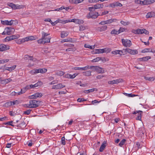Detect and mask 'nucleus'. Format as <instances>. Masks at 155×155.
<instances>
[{
    "instance_id": "58836bf2",
    "label": "nucleus",
    "mask_w": 155,
    "mask_h": 155,
    "mask_svg": "<svg viewBox=\"0 0 155 155\" xmlns=\"http://www.w3.org/2000/svg\"><path fill=\"white\" fill-rule=\"evenodd\" d=\"M126 142V140L125 139H123L120 142L119 144V145L120 147H122L125 143Z\"/></svg>"
},
{
    "instance_id": "f03ea898",
    "label": "nucleus",
    "mask_w": 155,
    "mask_h": 155,
    "mask_svg": "<svg viewBox=\"0 0 155 155\" xmlns=\"http://www.w3.org/2000/svg\"><path fill=\"white\" fill-rule=\"evenodd\" d=\"M121 41L123 45L125 47H130L132 45L131 41L129 40L122 39Z\"/></svg>"
},
{
    "instance_id": "6ab92c4d",
    "label": "nucleus",
    "mask_w": 155,
    "mask_h": 155,
    "mask_svg": "<svg viewBox=\"0 0 155 155\" xmlns=\"http://www.w3.org/2000/svg\"><path fill=\"white\" fill-rule=\"evenodd\" d=\"M154 17H155V13L153 12H148L146 15V18H147Z\"/></svg>"
},
{
    "instance_id": "680f3d73",
    "label": "nucleus",
    "mask_w": 155,
    "mask_h": 155,
    "mask_svg": "<svg viewBox=\"0 0 155 155\" xmlns=\"http://www.w3.org/2000/svg\"><path fill=\"white\" fill-rule=\"evenodd\" d=\"M8 120V118L7 117H0V121H4Z\"/></svg>"
},
{
    "instance_id": "de8ad7c7",
    "label": "nucleus",
    "mask_w": 155,
    "mask_h": 155,
    "mask_svg": "<svg viewBox=\"0 0 155 155\" xmlns=\"http://www.w3.org/2000/svg\"><path fill=\"white\" fill-rule=\"evenodd\" d=\"M31 110L30 109L27 110L23 112V114L25 115H29L30 114Z\"/></svg>"
},
{
    "instance_id": "a211bd4d",
    "label": "nucleus",
    "mask_w": 155,
    "mask_h": 155,
    "mask_svg": "<svg viewBox=\"0 0 155 155\" xmlns=\"http://www.w3.org/2000/svg\"><path fill=\"white\" fill-rule=\"evenodd\" d=\"M107 28V25H103L101 27H98L97 30L100 32H102L106 30Z\"/></svg>"
},
{
    "instance_id": "b1692460",
    "label": "nucleus",
    "mask_w": 155,
    "mask_h": 155,
    "mask_svg": "<svg viewBox=\"0 0 155 155\" xmlns=\"http://www.w3.org/2000/svg\"><path fill=\"white\" fill-rule=\"evenodd\" d=\"M151 58L150 56H148L139 58V60L140 61H147Z\"/></svg>"
},
{
    "instance_id": "4be33fe9",
    "label": "nucleus",
    "mask_w": 155,
    "mask_h": 155,
    "mask_svg": "<svg viewBox=\"0 0 155 155\" xmlns=\"http://www.w3.org/2000/svg\"><path fill=\"white\" fill-rule=\"evenodd\" d=\"M69 34V33L67 31H62L61 33V37L62 38L67 36Z\"/></svg>"
},
{
    "instance_id": "20e7f679",
    "label": "nucleus",
    "mask_w": 155,
    "mask_h": 155,
    "mask_svg": "<svg viewBox=\"0 0 155 155\" xmlns=\"http://www.w3.org/2000/svg\"><path fill=\"white\" fill-rule=\"evenodd\" d=\"M49 35L50 33H45L44 31H42L41 38L37 41L38 43V44H41V43L43 42V39H44L45 37H47V36Z\"/></svg>"
},
{
    "instance_id": "aec40b11",
    "label": "nucleus",
    "mask_w": 155,
    "mask_h": 155,
    "mask_svg": "<svg viewBox=\"0 0 155 155\" xmlns=\"http://www.w3.org/2000/svg\"><path fill=\"white\" fill-rule=\"evenodd\" d=\"M144 31L143 29H138L136 30H134V33L135 34H141L143 33Z\"/></svg>"
},
{
    "instance_id": "4c0bfd02",
    "label": "nucleus",
    "mask_w": 155,
    "mask_h": 155,
    "mask_svg": "<svg viewBox=\"0 0 155 155\" xmlns=\"http://www.w3.org/2000/svg\"><path fill=\"white\" fill-rule=\"evenodd\" d=\"M76 50V49L75 47L70 48H68L66 49V51H70V52H74V51Z\"/></svg>"
},
{
    "instance_id": "1a4fd4ad",
    "label": "nucleus",
    "mask_w": 155,
    "mask_h": 155,
    "mask_svg": "<svg viewBox=\"0 0 155 155\" xmlns=\"http://www.w3.org/2000/svg\"><path fill=\"white\" fill-rule=\"evenodd\" d=\"M9 49V46L4 44L0 45V51H3Z\"/></svg>"
},
{
    "instance_id": "774afa93",
    "label": "nucleus",
    "mask_w": 155,
    "mask_h": 155,
    "mask_svg": "<svg viewBox=\"0 0 155 155\" xmlns=\"http://www.w3.org/2000/svg\"><path fill=\"white\" fill-rule=\"evenodd\" d=\"M65 45H66L68 47H69V48H73L74 47V45L73 44H65Z\"/></svg>"
},
{
    "instance_id": "2f4dec72",
    "label": "nucleus",
    "mask_w": 155,
    "mask_h": 155,
    "mask_svg": "<svg viewBox=\"0 0 155 155\" xmlns=\"http://www.w3.org/2000/svg\"><path fill=\"white\" fill-rule=\"evenodd\" d=\"M84 47L85 48H88L91 49H93L94 48V45L91 46L87 44L84 45Z\"/></svg>"
},
{
    "instance_id": "5fc2aeb1",
    "label": "nucleus",
    "mask_w": 155,
    "mask_h": 155,
    "mask_svg": "<svg viewBox=\"0 0 155 155\" xmlns=\"http://www.w3.org/2000/svg\"><path fill=\"white\" fill-rule=\"evenodd\" d=\"M61 143L62 144L65 145L66 144V142L65 140V137H62L61 138Z\"/></svg>"
},
{
    "instance_id": "bb28decb",
    "label": "nucleus",
    "mask_w": 155,
    "mask_h": 155,
    "mask_svg": "<svg viewBox=\"0 0 155 155\" xmlns=\"http://www.w3.org/2000/svg\"><path fill=\"white\" fill-rule=\"evenodd\" d=\"M103 7L104 5L102 4H97L94 5V8L95 9H98L103 8Z\"/></svg>"
},
{
    "instance_id": "7c9ffc66",
    "label": "nucleus",
    "mask_w": 155,
    "mask_h": 155,
    "mask_svg": "<svg viewBox=\"0 0 155 155\" xmlns=\"http://www.w3.org/2000/svg\"><path fill=\"white\" fill-rule=\"evenodd\" d=\"M91 72L90 71H87L83 72V74L86 76H90L91 75Z\"/></svg>"
},
{
    "instance_id": "f8f14e48",
    "label": "nucleus",
    "mask_w": 155,
    "mask_h": 155,
    "mask_svg": "<svg viewBox=\"0 0 155 155\" xmlns=\"http://www.w3.org/2000/svg\"><path fill=\"white\" fill-rule=\"evenodd\" d=\"M27 91L25 87H23V88L21 89V91L19 92H14V94H13V95H18L23 94H24L25 92Z\"/></svg>"
},
{
    "instance_id": "864d4df0",
    "label": "nucleus",
    "mask_w": 155,
    "mask_h": 155,
    "mask_svg": "<svg viewBox=\"0 0 155 155\" xmlns=\"http://www.w3.org/2000/svg\"><path fill=\"white\" fill-rule=\"evenodd\" d=\"M104 49V50L103 51H104V53H108L110 52L111 51V50L110 48H104V49Z\"/></svg>"
},
{
    "instance_id": "338daca9",
    "label": "nucleus",
    "mask_w": 155,
    "mask_h": 155,
    "mask_svg": "<svg viewBox=\"0 0 155 155\" xmlns=\"http://www.w3.org/2000/svg\"><path fill=\"white\" fill-rule=\"evenodd\" d=\"M71 74H65L64 77L65 78H67L71 79Z\"/></svg>"
},
{
    "instance_id": "4d7b16f0",
    "label": "nucleus",
    "mask_w": 155,
    "mask_h": 155,
    "mask_svg": "<svg viewBox=\"0 0 155 155\" xmlns=\"http://www.w3.org/2000/svg\"><path fill=\"white\" fill-rule=\"evenodd\" d=\"M101 59V58L100 57L97 58L92 60V62H97L99 61Z\"/></svg>"
},
{
    "instance_id": "2eb2a0df",
    "label": "nucleus",
    "mask_w": 155,
    "mask_h": 155,
    "mask_svg": "<svg viewBox=\"0 0 155 155\" xmlns=\"http://www.w3.org/2000/svg\"><path fill=\"white\" fill-rule=\"evenodd\" d=\"M51 37L50 36L45 37L44 39H43V42L41 43V44H44L45 43H48L50 42V39Z\"/></svg>"
},
{
    "instance_id": "e2e57ef3",
    "label": "nucleus",
    "mask_w": 155,
    "mask_h": 155,
    "mask_svg": "<svg viewBox=\"0 0 155 155\" xmlns=\"http://www.w3.org/2000/svg\"><path fill=\"white\" fill-rule=\"evenodd\" d=\"M124 30L125 29L124 28L121 27L118 30V32L119 34L124 31Z\"/></svg>"
},
{
    "instance_id": "e433bc0d",
    "label": "nucleus",
    "mask_w": 155,
    "mask_h": 155,
    "mask_svg": "<svg viewBox=\"0 0 155 155\" xmlns=\"http://www.w3.org/2000/svg\"><path fill=\"white\" fill-rule=\"evenodd\" d=\"M8 5L11 7L13 9H16V5L15 4L12 3H9L8 4Z\"/></svg>"
},
{
    "instance_id": "f257e3e1",
    "label": "nucleus",
    "mask_w": 155,
    "mask_h": 155,
    "mask_svg": "<svg viewBox=\"0 0 155 155\" xmlns=\"http://www.w3.org/2000/svg\"><path fill=\"white\" fill-rule=\"evenodd\" d=\"M40 102V101L35 100H31L29 101V104L26 105V107L28 108H36L38 106V104Z\"/></svg>"
},
{
    "instance_id": "09e8293b",
    "label": "nucleus",
    "mask_w": 155,
    "mask_h": 155,
    "mask_svg": "<svg viewBox=\"0 0 155 155\" xmlns=\"http://www.w3.org/2000/svg\"><path fill=\"white\" fill-rule=\"evenodd\" d=\"M123 94H124L125 95L129 97H134L136 96V95L134 94H128L126 93H123Z\"/></svg>"
},
{
    "instance_id": "412c9836",
    "label": "nucleus",
    "mask_w": 155,
    "mask_h": 155,
    "mask_svg": "<svg viewBox=\"0 0 155 155\" xmlns=\"http://www.w3.org/2000/svg\"><path fill=\"white\" fill-rule=\"evenodd\" d=\"M42 83L41 81H38L34 84H31L32 88H34L35 87L39 86L42 85Z\"/></svg>"
},
{
    "instance_id": "69168bd1",
    "label": "nucleus",
    "mask_w": 155,
    "mask_h": 155,
    "mask_svg": "<svg viewBox=\"0 0 155 155\" xmlns=\"http://www.w3.org/2000/svg\"><path fill=\"white\" fill-rule=\"evenodd\" d=\"M25 87L27 91V90L30 89H31L32 88L31 84L27 85Z\"/></svg>"
},
{
    "instance_id": "9b49d317",
    "label": "nucleus",
    "mask_w": 155,
    "mask_h": 155,
    "mask_svg": "<svg viewBox=\"0 0 155 155\" xmlns=\"http://www.w3.org/2000/svg\"><path fill=\"white\" fill-rule=\"evenodd\" d=\"M89 69V66L87 65L84 67H75L73 68L72 69L74 70H81L86 71Z\"/></svg>"
},
{
    "instance_id": "f3484780",
    "label": "nucleus",
    "mask_w": 155,
    "mask_h": 155,
    "mask_svg": "<svg viewBox=\"0 0 155 155\" xmlns=\"http://www.w3.org/2000/svg\"><path fill=\"white\" fill-rule=\"evenodd\" d=\"M71 22H73L78 24H83L84 21L82 20H79L77 19H73L71 20ZM70 21L69 22H70Z\"/></svg>"
},
{
    "instance_id": "423d86ee",
    "label": "nucleus",
    "mask_w": 155,
    "mask_h": 155,
    "mask_svg": "<svg viewBox=\"0 0 155 155\" xmlns=\"http://www.w3.org/2000/svg\"><path fill=\"white\" fill-rule=\"evenodd\" d=\"M5 30L6 32L7 33V35H10L13 33L15 31L14 28L11 27L9 28H6Z\"/></svg>"
},
{
    "instance_id": "8fccbe9b",
    "label": "nucleus",
    "mask_w": 155,
    "mask_h": 155,
    "mask_svg": "<svg viewBox=\"0 0 155 155\" xmlns=\"http://www.w3.org/2000/svg\"><path fill=\"white\" fill-rule=\"evenodd\" d=\"M12 105H14L15 104H18L19 103V101L17 100L13 101H12Z\"/></svg>"
},
{
    "instance_id": "ea45409f",
    "label": "nucleus",
    "mask_w": 155,
    "mask_h": 155,
    "mask_svg": "<svg viewBox=\"0 0 155 155\" xmlns=\"http://www.w3.org/2000/svg\"><path fill=\"white\" fill-rule=\"evenodd\" d=\"M39 73H43L46 72L47 71V69L45 68L39 69Z\"/></svg>"
},
{
    "instance_id": "a18cd8bd",
    "label": "nucleus",
    "mask_w": 155,
    "mask_h": 155,
    "mask_svg": "<svg viewBox=\"0 0 155 155\" xmlns=\"http://www.w3.org/2000/svg\"><path fill=\"white\" fill-rule=\"evenodd\" d=\"M120 23L124 26L129 25L130 24V22L128 21H121Z\"/></svg>"
},
{
    "instance_id": "a878e982",
    "label": "nucleus",
    "mask_w": 155,
    "mask_h": 155,
    "mask_svg": "<svg viewBox=\"0 0 155 155\" xmlns=\"http://www.w3.org/2000/svg\"><path fill=\"white\" fill-rule=\"evenodd\" d=\"M16 67V65H14L11 67H7L5 69V70H8L10 71L14 70Z\"/></svg>"
},
{
    "instance_id": "a19ab883",
    "label": "nucleus",
    "mask_w": 155,
    "mask_h": 155,
    "mask_svg": "<svg viewBox=\"0 0 155 155\" xmlns=\"http://www.w3.org/2000/svg\"><path fill=\"white\" fill-rule=\"evenodd\" d=\"M137 2L138 3L140 4L141 5H147L146 4V1L145 0L143 1H141L140 0H138L137 1Z\"/></svg>"
},
{
    "instance_id": "37998d69",
    "label": "nucleus",
    "mask_w": 155,
    "mask_h": 155,
    "mask_svg": "<svg viewBox=\"0 0 155 155\" xmlns=\"http://www.w3.org/2000/svg\"><path fill=\"white\" fill-rule=\"evenodd\" d=\"M16 9H20L22 8H23L24 7V6L23 5H19L18 4L16 5Z\"/></svg>"
},
{
    "instance_id": "bf43d9fd",
    "label": "nucleus",
    "mask_w": 155,
    "mask_h": 155,
    "mask_svg": "<svg viewBox=\"0 0 155 155\" xmlns=\"http://www.w3.org/2000/svg\"><path fill=\"white\" fill-rule=\"evenodd\" d=\"M79 30L80 31H83L86 28L85 26H83L82 25H80L79 26Z\"/></svg>"
},
{
    "instance_id": "79ce46f5",
    "label": "nucleus",
    "mask_w": 155,
    "mask_h": 155,
    "mask_svg": "<svg viewBox=\"0 0 155 155\" xmlns=\"http://www.w3.org/2000/svg\"><path fill=\"white\" fill-rule=\"evenodd\" d=\"M110 34L111 35H118L119 34L118 31H117L115 29L113 30L110 32Z\"/></svg>"
},
{
    "instance_id": "39448f33",
    "label": "nucleus",
    "mask_w": 155,
    "mask_h": 155,
    "mask_svg": "<svg viewBox=\"0 0 155 155\" xmlns=\"http://www.w3.org/2000/svg\"><path fill=\"white\" fill-rule=\"evenodd\" d=\"M111 53L113 54H119L120 56H121L122 55H124L126 53H124V51L122 50H116L112 51Z\"/></svg>"
},
{
    "instance_id": "6e6d98bb",
    "label": "nucleus",
    "mask_w": 155,
    "mask_h": 155,
    "mask_svg": "<svg viewBox=\"0 0 155 155\" xmlns=\"http://www.w3.org/2000/svg\"><path fill=\"white\" fill-rule=\"evenodd\" d=\"M115 81V84H117L121 82L122 81V79H119L114 80Z\"/></svg>"
},
{
    "instance_id": "f704fd0d",
    "label": "nucleus",
    "mask_w": 155,
    "mask_h": 155,
    "mask_svg": "<svg viewBox=\"0 0 155 155\" xmlns=\"http://www.w3.org/2000/svg\"><path fill=\"white\" fill-rule=\"evenodd\" d=\"M117 20L116 19H111L107 20V24H109L112 23L113 22H115Z\"/></svg>"
},
{
    "instance_id": "473e14b6",
    "label": "nucleus",
    "mask_w": 155,
    "mask_h": 155,
    "mask_svg": "<svg viewBox=\"0 0 155 155\" xmlns=\"http://www.w3.org/2000/svg\"><path fill=\"white\" fill-rule=\"evenodd\" d=\"M26 126L25 123L24 122H22L21 124H18V127H20L21 128H24Z\"/></svg>"
},
{
    "instance_id": "72a5a7b5",
    "label": "nucleus",
    "mask_w": 155,
    "mask_h": 155,
    "mask_svg": "<svg viewBox=\"0 0 155 155\" xmlns=\"http://www.w3.org/2000/svg\"><path fill=\"white\" fill-rule=\"evenodd\" d=\"M95 53L96 54H100L102 53H104V49H97L95 50Z\"/></svg>"
},
{
    "instance_id": "0e129e2a",
    "label": "nucleus",
    "mask_w": 155,
    "mask_h": 155,
    "mask_svg": "<svg viewBox=\"0 0 155 155\" xmlns=\"http://www.w3.org/2000/svg\"><path fill=\"white\" fill-rule=\"evenodd\" d=\"M12 124V121H8V122H7L6 123H4V124H5V125L8 124V125H11L13 127H14V125H13Z\"/></svg>"
},
{
    "instance_id": "3c124183",
    "label": "nucleus",
    "mask_w": 155,
    "mask_h": 155,
    "mask_svg": "<svg viewBox=\"0 0 155 155\" xmlns=\"http://www.w3.org/2000/svg\"><path fill=\"white\" fill-rule=\"evenodd\" d=\"M29 41V39L28 37L22 38L21 40V42H24L25 41Z\"/></svg>"
},
{
    "instance_id": "603ef678",
    "label": "nucleus",
    "mask_w": 155,
    "mask_h": 155,
    "mask_svg": "<svg viewBox=\"0 0 155 155\" xmlns=\"http://www.w3.org/2000/svg\"><path fill=\"white\" fill-rule=\"evenodd\" d=\"M2 81H4L5 83H8L9 82H10L12 80L11 78H9L7 79H5L4 80H2Z\"/></svg>"
},
{
    "instance_id": "0eeeda50",
    "label": "nucleus",
    "mask_w": 155,
    "mask_h": 155,
    "mask_svg": "<svg viewBox=\"0 0 155 155\" xmlns=\"http://www.w3.org/2000/svg\"><path fill=\"white\" fill-rule=\"evenodd\" d=\"M65 87V85L61 83H59L56 85H54L52 86V89H58L63 88Z\"/></svg>"
},
{
    "instance_id": "9d476101",
    "label": "nucleus",
    "mask_w": 155,
    "mask_h": 155,
    "mask_svg": "<svg viewBox=\"0 0 155 155\" xmlns=\"http://www.w3.org/2000/svg\"><path fill=\"white\" fill-rule=\"evenodd\" d=\"M14 21L13 20H11L10 21L8 20L1 21V23L3 25H11L13 24Z\"/></svg>"
},
{
    "instance_id": "ddd939ff",
    "label": "nucleus",
    "mask_w": 155,
    "mask_h": 155,
    "mask_svg": "<svg viewBox=\"0 0 155 155\" xmlns=\"http://www.w3.org/2000/svg\"><path fill=\"white\" fill-rule=\"evenodd\" d=\"M107 144V142L106 141H104L99 149V151L100 152H102L103 151L105 148Z\"/></svg>"
},
{
    "instance_id": "13d9d810",
    "label": "nucleus",
    "mask_w": 155,
    "mask_h": 155,
    "mask_svg": "<svg viewBox=\"0 0 155 155\" xmlns=\"http://www.w3.org/2000/svg\"><path fill=\"white\" fill-rule=\"evenodd\" d=\"M145 79L146 80L149 81H153L154 80V79L153 78L149 77H145Z\"/></svg>"
},
{
    "instance_id": "6e6552de",
    "label": "nucleus",
    "mask_w": 155,
    "mask_h": 155,
    "mask_svg": "<svg viewBox=\"0 0 155 155\" xmlns=\"http://www.w3.org/2000/svg\"><path fill=\"white\" fill-rule=\"evenodd\" d=\"M143 112L141 110L136 111L133 113L134 114H138L137 116L136 117V119L138 120H141V119L142 113Z\"/></svg>"
},
{
    "instance_id": "dca6fc26",
    "label": "nucleus",
    "mask_w": 155,
    "mask_h": 155,
    "mask_svg": "<svg viewBox=\"0 0 155 155\" xmlns=\"http://www.w3.org/2000/svg\"><path fill=\"white\" fill-rule=\"evenodd\" d=\"M17 38V36L15 35H12L10 36L7 37L5 39V41H9Z\"/></svg>"
},
{
    "instance_id": "5701e85b",
    "label": "nucleus",
    "mask_w": 155,
    "mask_h": 155,
    "mask_svg": "<svg viewBox=\"0 0 155 155\" xmlns=\"http://www.w3.org/2000/svg\"><path fill=\"white\" fill-rule=\"evenodd\" d=\"M98 13L97 12L94 13L91 12V18L95 19L97 18L99 15Z\"/></svg>"
},
{
    "instance_id": "052dcab7",
    "label": "nucleus",
    "mask_w": 155,
    "mask_h": 155,
    "mask_svg": "<svg viewBox=\"0 0 155 155\" xmlns=\"http://www.w3.org/2000/svg\"><path fill=\"white\" fill-rule=\"evenodd\" d=\"M86 100L84 99L83 98H78L77 99V101L79 102H81L83 101H85Z\"/></svg>"
},
{
    "instance_id": "4468645a",
    "label": "nucleus",
    "mask_w": 155,
    "mask_h": 155,
    "mask_svg": "<svg viewBox=\"0 0 155 155\" xmlns=\"http://www.w3.org/2000/svg\"><path fill=\"white\" fill-rule=\"evenodd\" d=\"M150 52L155 53V50H153L152 48H145L141 51L142 53H147Z\"/></svg>"
},
{
    "instance_id": "cd10ccee",
    "label": "nucleus",
    "mask_w": 155,
    "mask_h": 155,
    "mask_svg": "<svg viewBox=\"0 0 155 155\" xmlns=\"http://www.w3.org/2000/svg\"><path fill=\"white\" fill-rule=\"evenodd\" d=\"M57 21H58V23H62L63 24H65L66 23L70 21L69 20H62L60 19H57Z\"/></svg>"
},
{
    "instance_id": "49530a36",
    "label": "nucleus",
    "mask_w": 155,
    "mask_h": 155,
    "mask_svg": "<svg viewBox=\"0 0 155 155\" xmlns=\"http://www.w3.org/2000/svg\"><path fill=\"white\" fill-rule=\"evenodd\" d=\"M63 42H73V40L71 38H68L64 39L63 40Z\"/></svg>"
},
{
    "instance_id": "c756f323",
    "label": "nucleus",
    "mask_w": 155,
    "mask_h": 155,
    "mask_svg": "<svg viewBox=\"0 0 155 155\" xmlns=\"http://www.w3.org/2000/svg\"><path fill=\"white\" fill-rule=\"evenodd\" d=\"M97 91V89L93 88L92 89L85 90V93L88 94L90 92H93L94 91Z\"/></svg>"
},
{
    "instance_id": "7ed1b4c3",
    "label": "nucleus",
    "mask_w": 155,
    "mask_h": 155,
    "mask_svg": "<svg viewBox=\"0 0 155 155\" xmlns=\"http://www.w3.org/2000/svg\"><path fill=\"white\" fill-rule=\"evenodd\" d=\"M123 51H124V53L126 52L130 54L131 55H135L138 53V51L137 50H132L130 48H126Z\"/></svg>"
},
{
    "instance_id": "c03bdc74",
    "label": "nucleus",
    "mask_w": 155,
    "mask_h": 155,
    "mask_svg": "<svg viewBox=\"0 0 155 155\" xmlns=\"http://www.w3.org/2000/svg\"><path fill=\"white\" fill-rule=\"evenodd\" d=\"M34 94L36 98L38 97H41L43 95L41 93H35Z\"/></svg>"
},
{
    "instance_id": "c9c22d12",
    "label": "nucleus",
    "mask_w": 155,
    "mask_h": 155,
    "mask_svg": "<svg viewBox=\"0 0 155 155\" xmlns=\"http://www.w3.org/2000/svg\"><path fill=\"white\" fill-rule=\"evenodd\" d=\"M12 101H8L5 103L4 106L5 107H8L12 105Z\"/></svg>"
},
{
    "instance_id": "393cba45",
    "label": "nucleus",
    "mask_w": 155,
    "mask_h": 155,
    "mask_svg": "<svg viewBox=\"0 0 155 155\" xmlns=\"http://www.w3.org/2000/svg\"><path fill=\"white\" fill-rule=\"evenodd\" d=\"M97 68V71L98 73L103 74L105 72L103 68L99 67H98Z\"/></svg>"
},
{
    "instance_id": "c85d7f7f",
    "label": "nucleus",
    "mask_w": 155,
    "mask_h": 155,
    "mask_svg": "<svg viewBox=\"0 0 155 155\" xmlns=\"http://www.w3.org/2000/svg\"><path fill=\"white\" fill-rule=\"evenodd\" d=\"M30 73L32 74H34L39 73V69L35 68L30 71Z\"/></svg>"
}]
</instances>
